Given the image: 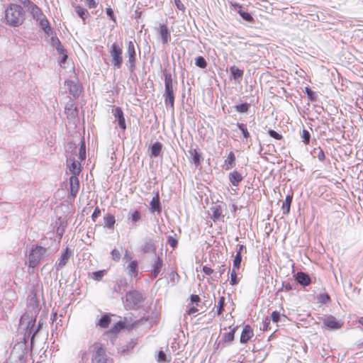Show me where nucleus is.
Listing matches in <instances>:
<instances>
[{"instance_id":"nucleus-55","label":"nucleus","mask_w":363,"mask_h":363,"mask_svg":"<svg viewBox=\"0 0 363 363\" xmlns=\"http://www.w3.org/2000/svg\"><path fill=\"white\" fill-rule=\"evenodd\" d=\"M66 112L67 113L68 117H75L77 115V110L76 108L74 109L69 108H65Z\"/></svg>"},{"instance_id":"nucleus-50","label":"nucleus","mask_w":363,"mask_h":363,"mask_svg":"<svg viewBox=\"0 0 363 363\" xmlns=\"http://www.w3.org/2000/svg\"><path fill=\"white\" fill-rule=\"evenodd\" d=\"M104 275V270L96 271L92 273L91 277L93 279L100 281Z\"/></svg>"},{"instance_id":"nucleus-26","label":"nucleus","mask_w":363,"mask_h":363,"mask_svg":"<svg viewBox=\"0 0 363 363\" xmlns=\"http://www.w3.org/2000/svg\"><path fill=\"white\" fill-rule=\"evenodd\" d=\"M38 21H39L40 26L46 34H50L51 33V28L45 16H44L43 18L38 19Z\"/></svg>"},{"instance_id":"nucleus-8","label":"nucleus","mask_w":363,"mask_h":363,"mask_svg":"<svg viewBox=\"0 0 363 363\" xmlns=\"http://www.w3.org/2000/svg\"><path fill=\"white\" fill-rule=\"evenodd\" d=\"M126 56L128 58V65L130 72H133L135 69V62H136V52L135 43L130 40L126 43Z\"/></svg>"},{"instance_id":"nucleus-16","label":"nucleus","mask_w":363,"mask_h":363,"mask_svg":"<svg viewBox=\"0 0 363 363\" xmlns=\"http://www.w3.org/2000/svg\"><path fill=\"white\" fill-rule=\"evenodd\" d=\"M228 178L231 185L234 186H238L239 183L243 179L242 175L237 170L230 172Z\"/></svg>"},{"instance_id":"nucleus-54","label":"nucleus","mask_w":363,"mask_h":363,"mask_svg":"<svg viewBox=\"0 0 363 363\" xmlns=\"http://www.w3.org/2000/svg\"><path fill=\"white\" fill-rule=\"evenodd\" d=\"M268 133L272 138H275L277 140H281L282 138V135L274 130H269L268 131Z\"/></svg>"},{"instance_id":"nucleus-40","label":"nucleus","mask_w":363,"mask_h":363,"mask_svg":"<svg viewBox=\"0 0 363 363\" xmlns=\"http://www.w3.org/2000/svg\"><path fill=\"white\" fill-rule=\"evenodd\" d=\"M250 105L247 103H243L239 105L235 106V110L239 113H246L248 111Z\"/></svg>"},{"instance_id":"nucleus-43","label":"nucleus","mask_w":363,"mask_h":363,"mask_svg":"<svg viewBox=\"0 0 363 363\" xmlns=\"http://www.w3.org/2000/svg\"><path fill=\"white\" fill-rule=\"evenodd\" d=\"M221 216H222L221 208L218 206L214 207L213 208V220H220Z\"/></svg>"},{"instance_id":"nucleus-61","label":"nucleus","mask_w":363,"mask_h":363,"mask_svg":"<svg viewBox=\"0 0 363 363\" xmlns=\"http://www.w3.org/2000/svg\"><path fill=\"white\" fill-rule=\"evenodd\" d=\"M174 4L179 10L184 11L185 9V6L181 0H174Z\"/></svg>"},{"instance_id":"nucleus-51","label":"nucleus","mask_w":363,"mask_h":363,"mask_svg":"<svg viewBox=\"0 0 363 363\" xmlns=\"http://www.w3.org/2000/svg\"><path fill=\"white\" fill-rule=\"evenodd\" d=\"M239 280L237 278V274L235 272V269H233L230 273V283L231 285L234 286L238 284Z\"/></svg>"},{"instance_id":"nucleus-29","label":"nucleus","mask_w":363,"mask_h":363,"mask_svg":"<svg viewBox=\"0 0 363 363\" xmlns=\"http://www.w3.org/2000/svg\"><path fill=\"white\" fill-rule=\"evenodd\" d=\"M156 247L152 240H147L143 245V251L145 253L155 252Z\"/></svg>"},{"instance_id":"nucleus-4","label":"nucleus","mask_w":363,"mask_h":363,"mask_svg":"<svg viewBox=\"0 0 363 363\" xmlns=\"http://www.w3.org/2000/svg\"><path fill=\"white\" fill-rule=\"evenodd\" d=\"M36 315H32L23 314L21 318V323L23 325L26 323L25 328V336L30 337L31 344L33 342V339L35 334L38 332V328H35Z\"/></svg>"},{"instance_id":"nucleus-15","label":"nucleus","mask_w":363,"mask_h":363,"mask_svg":"<svg viewBox=\"0 0 363 363\" xmlns=\"http://www.w3.org/2000/svg\"><path fill=\"white\" fill-rule=\"evenodd\" d=\"M65 83L70 94L74 97H77L79 95L81 89L77 83L72 80L66 81Z\"/></svg>"},{"instance_id":"nucleus-59","label":"nucleus","mask_w":363,"mask_h":363,"mask_svg":"<svg viewBox=\"0 0 363 363\" xmlns=\"http://www.w3.org/2000/svg\"><path fill=\"white\" fill-rule=\"evenodd\" d=\"M198 312V309L196 306L190 307L187 311L186 313L190 315L196 316V313Z\"/></svg>"},{"instance_id":"nucleus-38","label":"nucleus","mask_w":363,"mask_h":363,"mask_svg":"<svg viewBox=\"0 0 363 363\" xmlns=\"http://www.w3.org/2000/svg\"><path fill=\"white\" fill-rule=\"evenodd\" d=\"M237 126L241 131L244 138L247 139L250 138V135L245 124L242 123H237Z\"/></svg>"},{"instance_id":"nucleus-17","label":"nucleus","mask_w":363,"mask_h":363,"mask_svg":"<svg viewBox=\"0 0 363 363\" xmlns=\"http://www.w3.org/2000/svg\"><path fill=\"white\" fill-rule=\"evenodd\" d=\"M28 9L30 10L33 19L36 21H38L40 18H43L45 16L42 10L34 3L30 4Z\"/></svg>"},{"instance_id":"nucleus-62","label":"nucleus","mask_w":363,"mask_h":363,"mask_svg":"<svg viewBox=\"0 0 363 363\" xmlns=\"http://www.w3.org/2000/svg\"><path fill=\"white\" fill-rule=\"evenodd\" d=\"M116 122H118V126L122 129V130H125L126 128V125H125V118L124 116L118 120Z\"/></svg>"},{"instance_id":"nucleus-37","label":"nucleus","mask_w":363,"mask_h":363,"mask_svg":"<svg viewBox=\"0 0 363 363\" xmlns=\"http://www.w3.org/2000/svg\"><path fill=\"white\" fill-rule=\"evenodd\" d=\"M110 322V317L108 315H104L100 318L98 325L103 328H106L108 327Z\"/></svg>"},{"instance_id":"nucleus-32","label":"nucleus","mask_w":363,"mask_h":363,"mask_svg":"<svg viewBox=\"0 0 363 363\" xmlns=\"http://www.w3.org/2000/svg\"><path fill=\"white\" fill-rule=\"evenodd\" d=\"M235 332V328H233L230 332L225 333L222 336V342H229L234 340V335ZM222 347H224L223 343Z\"/></svg>"},{"instance_id":"nucleus-5","label":"nucleus","mask_w":363,"mask_h":363,"mask_svg":"<svg viewBox=\"0 0 363 363\" xmlns=\"http://www.w3.org/2000/svg\"><path fill=\"white\" fill-rule=\"evenodd\" d=\"M164 101L166 106H169L174 108V93L173 87V82L170 74H164V94L163 95Z\"/></svg>"},{"instance_id":"nucleus-7","label":"nucleus","mask_w":363,"mask_h":363,"mask_svg":"<svg viewBox=\"0 0 363 363\" xmlns=\"http://www.w3.org/2000/svg\"><path fill=\"white\" fill-rule=\"evenodd\" d=\"M109 53L113 67L120 69L123 64L122 48L117 43H113L110 47Z\"/></svg>"},{"instance_id":"nucleus-60","label":"nucleus","mask_w":363,"mask_h":363,"mask_svg":"<svg viewBox=\"0 0 363 363\" xmlns=\"http://www.w3.org/2000/svg\"><path fill=\"white\" fill-rule=\"evenodd\" d=\"M86 1L89 9H94L98 5V3L95 0H86Z\"/></svg>"},{"instance_id":"nucleus-63","label":"nucleus","mask_w":363,"mask_h":363,"mask_svg":"<svg viewBox=\"0 0 363 363\" xmlns=\"http://www.w3.org/2000/svg\"><path fill=\"white\" fill-rule=\"evenodd\" d=\"M281 289H284L286 291H289L292 290L293 287H292V285L290 283H289V282H287V283L283 282L282 283V288H281Z\"/></svg>"},{"instance_id":"nucleus-2","label":"nucleus","mask_w":363,"mask_h":363,"mask_svg":"<svg viewBox=\"0 0 363 363\" xmlns=\"http://www.w3.org/2000/svg\"><path fill=\"white\" fill-rule=\"evenodd\" d=\"M92 363H113V358L101 342H94L89 348Z\"/></svg>"},{"instance_id":"nucleus-31","label":"nucleus","mask_w":363,"mask_h":363,"mask_svg":"<svg viewBox=\"0 0 363 363\" xmlns=\"http://www.w3.org/2000/svg\"><path fill=\"white\" fill-rule=\"evenodd\" d=\"M311 154L313 155V157H317L320 162H323L325 159V153L322 148L320 147L314 148L311 152Z\"/></svg>"},{"instance_id":"nucleus-44","label":"nucleus","mask_w":363,"mask_h":363,"mask_svg":"<svg viewBox=\"0 0 363 363\" xmlns=\"http://www.w3.org/2000/svg\"><path fill=\"white\" fill-rule=\"evenodd\" d=\"M301 138H302V141L306 145H308L309 143L310 139H311V134H310V133L307 130L303 129L302 130Z\"/></svg>"},{"instance_id":"nucleus-53","label":"nucleus","mask_w":363,"mask_h":363,"mask_svg":"<svg viewBox=\"0 0 363 363\" xmlns=\"http://www.w3.org/2000/svg\"><path fill=\"white\" fill-rule=\"evenodd\" d=\"M111 257L114 261H116V262L119 261V259L121 258L120 252L116 249H113L111 251Z\"/></svg>"},{"instance_id":"nucleus-58","label":"nucleus","mask_w":363,"mask_h":363,"mask_svg":"<svg viewBox=\"0 0 363 363\" xmlns=\"http://www.w3.org/2000/svg\"><path fill=\"white\" fill-rule=\"evenodd\" d=\"M106 14L111 20L116 22L115 15H114L113 11L112 10L111 8H110V7L106 8Z\"/></svg>"},{"instance_id":"nucleus-6","label":"nucleus","mask_w":363,"mask_h":363,"mask_svg":"<svg viewBox=\"0 0 363 363\" xmlns=\"http://www.w3.org/2000/svg\"><path fill=\"white\" fill-rule=\"evenodd\" d=\"M144 301V296L142 293L133 290L125 295V306L128 309H136L141 306Z\"/></svg>"},{"instance_id":"nucleus-48","label":"nucleus","mask_w":363,"mask_h":363,"mask_svg":"<svg viewBox=\"0 0 363 363\" xmlns=\"http://www.w3.org/2000/svg\"><path fill=\"white\" fill-rule=\"evenodd\" d=\"M125 327V323L122 321H118L111 328L112 333H118Z\"/></svg>"},{"instance_id":"nucleus-47","label":"nucleus","mask_w":363,"mask_h":363,"mask_svg":"<svg viewBox=\"0 0 363 363\" xmlns=\"http://www.w3.org/2000/svg\"><path fill=\"white\" fill-rule=\"evenodd\" d=\"M238 13L240 15V16L245 21L248 22H251L253 21L252 16L248 13L242 10H239Z\"/></svg>"},{"instance_id":"nucleus-56","label":"nucleus","mask_w":363,"mask_h":363,"mask_svg":"<svg viewBox=\"0 0 363 363\" xmlns=\"http://www.w3.org/2000/svg\"><path fill=\"white\" fill-rule=\"evenodd\" d=\"M305 93L307 94L308 99H311V101L315 99L313 96L314 93L310 87L307 86L305 88Z\"/></svg>"},{"instance_id":"nucleus-34","label":"nucleus","mask_w":363,"mask_h":363,"mask_svg":"<svg viewBox=\"0 0 363 363\" xmlns=\"http://www.w3.org/2000/svg\"><path fill=\"white\" fill-rule=\"evenodd\" d=\"M115 223H116V219H115L114 216H113L112 214H108L104 217L105 227H106L109 229H113Z\"/></svg>"},{"instance_id":"nucleus-21","label":"nucleus","mask_w":363,"mask_h":363,"mask_svg":"<svg viewBox=\"0 0 363 363\" xmlns=\"http://www.w3.org/2000/svg\"><path fill=\"white\" fill-rule=\"evenodd\" d=\"M253 336V332L249 325H245L242 329L240 342L246 343Z\"/></svg>"},{"instance_id":"nucleus-12","label":"nucleus","mask_w":363,"mask_h":363,"mask_svg":"<svg viewBox=\"0 0 363 363\" xmlns=\"http://www.w3.org/2000/svg\"><path fill=\"white\" fill-rule=\"evenodd\" d=\"M71 255L72 251L68 247H66V249L61 253L58 261L55 264V269L59 271L65 267L67 264Z\"/></svg>"},{"instance_id":"nucleus-20","label":"nucleus","mask_w":363,"mask_h":363,"mask_svg":"<svg viewBox=\"0 0 363 363\" xmlns=\"http://www.w3.org/2000/svg\"><path fill=\"white\" fill-rule=\"evenodd\" d=\"M150 211L152 213L161 212V206H160V201L159 198V194L157 193L155 196L152 197L151 201H150Z\"/></svg>"},{"instance_id":"nucleus-41","label":"nucleus","mask_w":363,"mask_h":363,"mask_svg":"<svg viewBox=\"0 0 363 363\" xmlns=\"http://www.w3.org/2000/svg\"><path fill=\"white\" fill-rule=\"evenodd\" d=\"M195 65L197 67L203 69L206 67L207 62L203 57L199 56L195 59Z\"/></svg>"},{"instance_id":"nucleus-36","label":"nucleus","mask_w":363,"mask_h":363,"mask_svg":"<svg viewBox=\"0 0 363 363\" xmlns=\"http://www.w3.org/2000/svg\"><path fill=\"white\" fill-rule=\"evenodd\" d=\"M51 43H52V45L54 47H55L58 53H62L65 50L63 45L61 44L60 41L59 40V39L57 38L52 37Z\"/></svg>"},{"instance_id":"nucleus-13","label":"nucleus","mask_w":363,"mask_h":363,"mask_svg":"<svg viewBox=\"0 0 363 363\" xmlns=\"http://www.w3.org/2000/svg\"><path fill=\"white\" fill-rule=\"evenodd\" d=\"M69 184L70 196L74 198L79 189V181L77 176L72 175L69 179Z\"/></svg>"},{"instance_id":"nucleus-49","label":"nucleus","mask_w":363,"mask_h":363,"mask_svg":"<svg viewBox=\"0 0 363 363\" xmlns=\"http://www.w3.org/2000/svg\"><path fill=\"white\" fill-rule=\"evenodd\" d=\"M225 303V298L223 296L220 297L218 305H217V313L220 315L223 311V306Z\"/></svg>"},{"instance_id":"nucleus-22","label":"nucleus","mask_w":363,"mask_h":363,"mask_svg":"<svg viewBox=\"0 0 363 363\" xmlns=\"http://www.w3.org/2000/svg\"><path fill=\"white\" fill-rule=\"evenodd\" d=\"M235 164V156L233 152L230 151L224 161L225 169H230L233 168Z\"/></svg>"},{"instance_id":"nucleus-46","label":"nucleus","mask_w":363,"mask_h":363,"mask_svg":"<svg viewBox=\"0 0 363 363\" xmlns=\"http://www.w3.org/2000/svg\"><path fill=\"white\" fill-rule=\"evenodd\" d=\"M242 261V255H240L239 252L236 253V255L233 260V269H238L240 268V263Z\"/></svg>"},{"instance_id":"nucleus-42","label":"nucleus","mask_w":363,"mask_h":363,"mask_svg":"<svg viewBox=\"0 0 363 363\" xmlns=\"http://www.w3.org/2000/svg\"><path fill=\"white\" fill-rule=\"evenodd\" d=\"M112 113L115 118V121L116 122L118 120L122 118L123 116V112L120 107H116L112 110Z\"/></svg>"},{"instance_id":"nucleus-14","label":"nucleus","mask_w":363,"mask_h":363,"mask_svg":"<svg viewBox=\"0 0 363 363\" xmlns=\"http://www.w3.org/2000/svg\"><path fill=\"white\" fill-rule=\"evenodd\" d=\"M294 277L296 281L303 286H308L311 283L310 277L305 272H298Z\"/></svg>"},{"instance_id":"nucleus-9","label":"nucleus","mask_w":363,"mask_h":363,"mask_svg":"<svg viewBox=\"0 0 363 363\" xmlns=\"http://www.w3.org/2000/svg\"><path fill=\"white\" fill-rule=\"evenodd\" d=\"M40 310V306L36 294L35 293L30 294L29 295V299L27 304V311L25 314L28 313L29 315H37Z\"/></svg>"},{"instance_id":"nucleus-35","label":"nucleus","mask_w":363,"mask_h":363,"mask_svg":"<svg viewBox=\"0 0 363 363\" xmlns=\"http://www.w3.org/2000/svg\"><path fill=\"white\" fill-rule=\"evenodd\" d=\"M76 157V156H74ZM78 160L82 162L85 160L86 158V147H85V143L84 140L81 141L80 147L79 150L78 155H77Z\"/></svg>"},{"instance_id":"nucleus-45","label":"nucleus","mask_w":363,"mask_h":363,"mask_svg":"<svg viewBox=\"0 0 363 363\" xmlns=\"http://www.w3.org/2000/svg\"><path fill=\"white\" fill-rule=\"evenodd\" d=\"M317 300L320 303H326L330 301V296L328 294H320L317 296Z\"/></svg>"},{"instance_id":"nucleus-64","label":"nucleus","mask_w":363,"mask_h":363,"mask_svg":"<svg viewBox=\"0 0 363 363\" xmlns=\"http://www.w3.org/2000/svg\"><path fill=\"white\" fill-rule=\"evenodd\" d=\"M202 270L206 275H211L213 272V270L211 267L206 265L203 267Z\"/></svg>"},{"instance_id":"nucleus-18","label":"nucleus","mask_w":363,"mask_h":363,"mask_svg":"<svg viewBox=\"0 0 363 363\" xmlns=\"http://www.w3.org/2000/svg\"><path fill=\"white\" fill-rule=\"evenodd\" d=\"M158 32L164 44H167L171 40L170 32L164 24L160 26Z\"/></svg>"},{"instance_id":"nucleus-11","label":"nucleus","mask_w":363,"mask_h":363,"mask_svg":"<svg viewBox=\"0 0 363 363\" xmlns=\"http://www.w3.org/2000/svg\"><path fill=\"white\" fill-rule=\"evenodd\" d=\"M67 167L72 175L78 176L81 172L80 161L74 156H69L67 159Z\"/></svg>"},{"instance_id":"nucleus-30","label":"nucleus","mask_w":363,"mask_h":363,"mask_svg":"<svg viewBox=\"0 0 363 363\" xmlns=\"http://www.w3.org/2000/svg\"><path fill=\"white\" fill-rule=\"evenodd\" d=\"M162 145L160 142L155 143L150 149V155L152 157H157L162 150Z\"/></svg>"},{"instance_id":"nucleus-1","label":"nucleus","mask_w":363,"mask_h":363,"mask_svg":"<svg viewBox=\"0 0 363 363\" xmlns=\"http://www.w3.org/2000/svg\"><path fill=\"white\" fill-rule=\"evenodd\" d=\"M6 24L12 27H18L25 21V13L21 6L11 4L5 10Z\"/></svg>"},{"instance_id":"nucleus-33","label":"nucleus","mask_w":363,"mask_h":363,"mask_svg":"<svg viewBox=\"0 0 363 363\" xmlns=\"http://www.w3.org/2000/svg\"><path fill=\"white\" fill-rule=\"evenodd\" d=\"M74 10L77 15L83 20L84 21L89 16V13L88 11L80 6H74Z\"/></svg>"},{"instance_id":"nucleus-25","label":"nucleus","mask_w":363,"mask_h":363,"mask_svg":"<svg viewBox=\"0 0 363 363\" xmlns=\"http://www.w3.org/2000/svg\"><path fill=\"white\" fill-rule=\"evenodd\" d=\"M230 72L234 79H241L243 77L244 71L243 69H239L235 65L231 66L230 67Z\"/></svg>"},{"instance_id":"nucleus-3","label":"nucleus","mask_w":363,"mask_h":363,"mask_svg":"<svg viewBox=\"0 0 363 363\" xmlns=\"http://www.w3.org/2000/svg\"><path fill=\"white\" fill-rule=\"evenodd\" d=\"M47 251L46 247L38 245H32L28 256V267L31 268L36 267L45 257Z\"/></svg>"},{"instance_id":"nucleus-24","label":"nucleus","mask_w":363,"mask_h":363,"mask_svg":"<svg viewBox=\"0 0 363 363\" xmlns=\"http://www.w3.org/2000/svg\"><path fill=\"white\" fill-rule=\"evenodd\" d=\"M128 220L133 224L136 225L141 220V213L139 211L135 210L128 213Z\"/></svg>"},{"instance_id":"nucleus-19","label":"nucleus","mask_w":363,"mask_h":363,"mask_svg":"<svg viewBox=\"0 0 363 363\" xmlns=\"http://www.w3.org/2000/svg\"><path fill=\"white\" fill-rule=\"evenodd\" d=\"M162 267V261L160 257H157L152 264V278L155 279L160 274Z\"/></svg>"},{"instance_id":"nucleus-27","label":"nucleus","mask_w":363,"mask_h":363,"mask_svg":"<svg viewBox=\"0 0 363 363\" xmlns=\"http://www.w3.org/2000/svg\"><path fill=\"white\" fill-rule=\"evenodd\" d=\"M189 155L191 157V162H193L196 166H198L201 162V155L197 149H191L189 151Z\"/></svg>"},{"instance_id":"nucleus-57","label":"nucleus","mask_w":363,"mask_h":363,"mask_svg":"<svg viewBox=\"0 0 363 363\" xmlns=\"http://www.w3.org/2000/svg\"><path fill=\"white\" fill-rule=\"evenodd\" d=\"M167 243L172 247H175L177 245V240L172 236L167 238Z\"/></svg>"},{"instance_id":"nucleus-28","label":"nucleus","mask_w":363,"mask_h":363,"mask_svg":"<svg viewBox=\"0 0 363 363\" xmlns=\"http://www.w3.org/2000/svg\"><path fill=\"white\" fill-rule=\"evenodd\" d=\"M293 196L287 195L285 198V201L282 203V211L284 214H288L290 211L291 203L292 202Z\"/></svg>"},{"instance_id":"nucleus-23","label":"nucleus","mask_w":363,"mask_h":363,"mask_svg":"<svg viewBox=\"0 0 363 363\" xmlns=\"http://www.w3.org/2000/svg\"><path fill=\"white\" fill-rule=\"evenodd\" d=\"M128 275L131 277L138 275V262L136 260L130 261L127 266Z\"/></svg>"},{"instance_id":"nucleus-10","label":"nucleus","mask_w":363,"mask_h":363,"mask_svg":"<svg viewBox=\"0 0 363 363\" xmlns=\"http://www.w3.org/2000/svg\"><path fill=\"white\" fill-rule=\"evenodd\" d=\"M323 328L330 330H338L342 328L343 323L337 320L335 317L329 315L323 318Z\"/></svg>"},{"instance_id":"nucleus-52","label":"nucleus","mask_w":363,"mask_h":363,"mask_svg":"<svg viewBox=\"0 0 363 363\" xmlns=\"http://www.w3.org/2000/svg\"><path fill=\"white\" fill-rule=\"evenodd\" d=\"M269 318H271V320L274 323H277L278 321L279 320L280 313L277 311H274L271 314V317H269Z\"/></svg>"},{"instance_id":"nucleus-39","label":"nucleus","mask_w":363,"mask_h":363,"mask_svg":"<svg viewBox=\"0 0 363 363\" xmlns=\"http://www.w3.org/2000/svg\"><path fill=\"white\" fill-rule=\"evenodd\" d=\"M271 318L269 316H267L262 321V326L260 329L264 331H268L272 330L271 327Z\"/></svg>"}]
</instances>
